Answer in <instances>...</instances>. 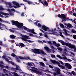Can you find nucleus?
<instances>
[{"instance_id":"obj_1","label":"nucleus","mask_w":76,"mask_h":76,"mask_svg":"<svg viewBox=\"0 0 76 76\" xmlns=\"http://www.w3.org/2000/svg\"><path fill=\"white\" fill-rule=\"evenodd\" d=\"M12 25H15L18 28H21V29H24L25 30H26L27 32H29L28 30L31 29L28 28H27L25 26H23V24L22 23H19L18 21H16L14 20L11 21Z\"/></svg>"},{"instance_id":"obj_2","label":"nucleus","mask_w":76,"mask_h":76,"mask_svg":"<svg viewBox=\"0 0 76 76\" xmlns=\"http://www.w3.org/2000/svg\"><path fill=\"white\" fill-rule=\"evenodd\" d=\"M10 63L12 65V66H16V68H13V70L14 72H16L17 71L16 70H19V71H22V69H20V67H19V66L17 65L16 64H15L14 62L12 61H10Z\"/></svg>"},{"instance_id":"obj_3","label":"nucleus","mask_w":76,"mask_h":76,"mask_svg":"<svg viewBox=\"0 0 76 76\" xmlns=\"http://www.w3.org/2000/svg\"><path fill=\"white\" fill-rule=\"evenodd\" d=\"M21 39L24 41H28V42L31 43V40H27V39H31V38L29 37V36L26 35H23Z\"/></svg>"},{"instance_id":"obj_4","label":"nucleus","mask_w":76,"mask_h":76,"mask_svg":"<svg viewBox=\"0 0 76 76\" xmlns=\"http://www.w3.org/2000/svg\"><path fill=\"white\" fill-rule=\"evenodd\" d=\"M33 69H30V70L33 72H35V73L37 74V75H40L41 72L38 70V69L34 67L33 68Z\"/></svg>"},{"instance_id":"obj_5","label":"nucleus","mask_w":76,"mask_h":76,"mask_svg":"<svg viewBox=\"0 0 76 76\" xmlns=\"http://www.w3.org/2000/svg\"><path fill=\"white\" fill-rule=\"evenodd\" d=\"M58 18H61V19H63L62 20V22H66V20H65V19H66V15L63 14H62L61 15L60 14H58Z\"/></svg>"},{"instance_id":"obj_6","label":"nucleus","mask_w":76,"mask_h":76,"mask_svg":"<svg viewBox=\"0 0 76 76\" xmlns=\"http://www.w3.org/2000/svg\"><path fill=\"white\" fill-rule=\"evenodd\" d=\"M67 47H68L70 48H74V51H76V48L75 45H73L71 43H69Z\"/></svg>"},{"instance_id":"obj_7","label":"nucleus","mask_w":76,"mask_h":76,"mask_svg":"<svg viewBox=\"0 0 76 76\" xmlns=\"http://www.w3.org/2000/svg\"><path fill=\"white\" fill-rule=\"evenodd\" d=\"M39 0V3H41L44 6H48V3H47V1H45L44 2H43V1L42 0Z\"/></svg>"},{"instance_id":"obj_8","label":"nucleus","mask_w":76,"mask_h":76,"mask_svg":"<svg viewBox=\"0 0 76 76\" xmlns=\"http://www.w3.org/2000/svg\"><path fill=\"white\" fill-rule=\"evenodd\" d=\"M52 70L53 71H56V73L58 74V75H60V69L58 68L52 69Z\"/></svg>"},{"instance_id":"obj_9","label":"nucleus","mask_w":76,"mask_h":76,"mask_svg":"<svg viewBox=\"0 0 76 76\" xmlns=\"http://www.w3.org/2000/svg\"><path fill=\"white\" fill-rule=\"evenodd\" d=\"M32 51L35 54H40V52L39 50L38 49H32Z\"/></svg>"},{"instance_id":"obj_10","label":"nucleus","mask_w":76,"mask_h":76,"mask_svg":"<svg viewBox=\"0 0 76 76\" xmlns=\"http://www.w3.org/2000/svg\"><path fill=\"white\" fill-rule=\"evenodd\" d=\"M58 41L59 42H61L63 45H66V46H67L69 44V43L65 42L61 40H58Z\"/></svg>"},{"instance_id":"obj_11","label":"nucleus","mask_w":76,"mask_h":76,"mask_svg":"<svg viewBox=\"0 0 76 76\" xmlns=\"http://www.w3.org/2000/svg\"><path fill=\"white\" fill-rule=\"evenodd\" d=\"M23 1L24 2H26V3H28V4L31 5V4H33V5H35V4H34V3L32 2H31L29 1H27V0H23Z\"/></svg>"},{"instance_id":"obj_12","label":"nucleus","mask_w":76,"mask_h":76,"mask_svg":"<svg viewBox=\"0 0 76 76\" xmlns=\"http://www.w3.org/2000/svg\"><path fill=\"white\" fill-rule=\"evenodd\" d=\"M12 3L14 5H15L17 7H19V4L18 3V2H15V1H13L12 2Z\"/></svg>"},{"instance_id":"obj_13","label":"nucleus","mask_w":76,"mask_h":76,"mask_svg":"<svg viewBox=\"0 0 76 76\" xmlns=\"http://www.w3.org/2000/svg\"><path fill=\"white\" fill-rule=\"evenodd\" d=\"M28 31L30 32H31L32 34H34V35L37 34V33L35 32V30L34 29H32L31 30L29 29Z\"/></svg>"},{"instance_id":"obj_14","label":"nucleus","mask_w":76,"mask_h":76,"mask_svg":"<svg viewBox=\"0 0 76 76\" xmlns=\"http://www.w3.org/2000/svg\"><path fill=\"white\" fill-rule=\"evenodd\" d=\"M42 28L43 30H44V31H47V27H46L45 26L43 25V26H42Z\"/></svg>"},{"instance_id":"obj_15","label":"nucleus","mask_w":76,"mask_h":76,"mask_svg":"<svg viewBox=\"0 0 76 76\" xmlns=\"http://www.w3.org/2000/svg\"><path fill=\"white\" fill-rule=\"evenodd\" d=\"M0 14H1V15H5V16H9V14L8 13L1 12H0Z\"/></svg>"},{"instance_id":"obj_16","label":"nucleus","mask_w":76,"mask_h":76,"mask_svg":"<svg viewBox=\"0 0 76 76\" xmlns=\"http://www.w3.org/2000/svg\"><path fill=\"white\" fill-rule=\"evenodd\" d=\"M62 59H64V60H67L68 61H72V60L71 59H67V57H66V56H65L64 57H63L62 58Z\"/></svg>"},{"instance_id":"obj_17","label":"nucleus","mask_w":76,"mask_h":76,"mask_svg":"<svg viewBox=\"0 0 76 76\" xmlns=\"http://www.w3.org/2000/svg\"><path fill=\"white\" fill-rule=\"evenodd\" d=\"M18 58H20V59H21V60H27V58H26L23 57L22 56H18Z\"/></svg>"},{"instance_id":"obj_18","label":"nucleus","mask_w":76,"mask_h":76,"mask_svg":"<svg viewBox=\"0 0 76 76\" xmlns=\"http://www.w3.org/2000/svg\"><path fill=\"white\" fill-rule=\"evenodd\" d=\"M44 48L46 51H47L48 52H49V51H50V49H49V48L47 46L45 47Z\"/></svg>"},{"instance_id":"obj_19","label":"nucleus","mask_w":76,"mask_h":76,"mask_svg":"<svg viewBox=\"0 0 76 76\" xmlns=\"http://www.w3.org/2000/svg\"><path fill=\"white\" fill-rule=\"evenodd\" d=\"M67 27H68V28H72V27L73 26H72V25L71 24L68 23L67 25Z\"/></svg>"},{"instance_id":"obj_20","label":"nucleus","mask_w":76,"mask_h":76,"mask_svg":"<svg viewBox=\"0 0 76 76\" xmlns=\"http://www.w3.org/2000/svg\"><path fill=\"white\" fill-rule=\"evenodd\" d=\"M10 38H12V39H15V37H16L15 36H14L13 35H11L10 36Z\"/></svg>"},{"instance_id":"obj_21","label":"nucleus","mask_w":76,"mask_h":76,"mask_svg":"<svg viewBox=\"0 0 76 76\" xmlns=\"http://www.w3.org/2000/svg\"><path fill=\"white\" fill-rule=\"evenodd\" d=\"M19 44H20V45L22 47H25V45H24L23 44V43H19Z\"/></svg>"},{"instance_id":"obj_22","label":"nucleus","mask_w":76,"mask_h":76,"mask_svg":"<svg viewBox=\"0 0 76 76\" xmlns=\"http://www.w3.org/2000/svg\"><path fill=\"white\" fill-rule=\"evenodd\" d=\"M13 75H14L15 76H22V75H18V74L15 72H13Z\"/></svg>"},{"instance_id":"obj_23","label":"nucleus","mask_w":76,"mask_h":76,"mask_svg":"<svg viewBox=\"0 0 76 76\" xmlns=\"http://www.w3.org/2000/svg\"><path fill=\"white\" fill-rule=\"evenodd\" d=\"M4 27V25L2 24V25L0 27V29H1V30H3V29L4 28H3Z\"/></svg>"},{"instance_id":"obj_24","label":"nucleus","mask_w":76,"mask_h":76,"mask_svg":"<svg viewBox=\"0 0 76 76\" xmlns=\"http://www.w3.org/2000/svg\"><path fill=\"white\" fill-rule=\"evenodd\" d=\"M64 32H65V35H69V34H67V30L66 29H64Z\"/></svg>"},{"instance_id":"obj_25","label":"nucleus","mask_w":76,"mask_h":76,"mask_svg":"<svg viewBox=\"0 0 76 76\" xmlns=\"http://www.w3.org/2000/svg\"><path fill=\"white\" fill-rule=\"evenodd\" d=\"M13 73L12 72H9V76H13Z\"/></svg>"},{"instance_id":"obj_26","label":"nucleus","mask_w":76,"mask_h":76,"mask_svg":"<svg viewBox=\"0 0 76 76\" xmlns=\"http://www.w3.org/2000/svg\"><path fill=\"white\" fill-rule=\"evenodd\" d=\"M56 56L58 57V58H60V59H62V57H61L59 55H57Z\"/></svg>"},{"instance_id":"obj_27","label":"nucleus","mask_w":76,"mask_h":76,"mask_svg":"<svg viewBox=\"0 0 76 76\" xmlns=\"http://www.w3.org/2000/svg\"><path fill=\"white\" fill-rule=\"evenodd\" d=\"M11 56H12V57H18L17 56H16V55L14 53H12L11 54Z\"/></svg>"},{"instance_id":"obj_28","label":"nucleus","mask_w":76,"mask_h":76,"mask_svg":"<svg viewBox=\"0 0 76 76\" xmlns=\"http://www.w3.org/2000/svg\"><path fill=\"white\" fill-rule=\"evenodd\" d=\"M70 65V64L68 63H66L65 64V66L66 67H67V68L68 67V66H69V65Z\"/></svg>"},{"instance_id":"obj_29","label":"nucleus","mask_w":76,"mask_h":76,"mask_svg":"<svg viewBox=\"0 0 76 76\" xmlns=\"http://www.w3.org/2000/svg\"><path fill=\"white\" fill-rule=\"evenodd\" d=\"M60 25L61 28H64V25L63 24L61 23L60 24Z\"/></svg>"},{"instance_id":"obj_30","label":"nucleus","mask_w":76,"mask_h":76,"mask_svg":"<svg viewBox=\"0 0 76 76\" xmlns=\"http://www.w3.org/2000/svg\"><path fill=\"white\" fill-rule=\"evenodd\" d=\"M40 64L41 66H43V67H44L45 66V64L43 62H41L40 63Z\"/></svg>"},{"instance_id":"obj_31","label":"nucleus","mask_w":76,"mask_h":76,"mask_svg":"<svg viewBox=\"0 0 76 76\" xmlns=\"http://www.w3.org/2000/svg\"><path fill=\"white\" fill-rule=\"evenodd\" d=\"M56 28H55L54 29H52V32L53 33H55V32H56Z\"/></svg>"},{"instance_id":"obj_32","label":"nucleus","mask_w":76,"mask_h":76,"mask_svg":"<svg viewBox=\"0 0 76 76\" xmlns=\"http://www.w3.org/2000/svg\"><path fill=\"white\" fill-rule=\"evenodd\" d=\"M19 7H17L16 6H14L13 7H14V8H15V9H18V8H19V7H21V6L19 5Z\"/></svg>"},{"instance_id":"obj_33","label":"nucleus","mask_w":76,"mask_h":76,"mask_svg":"<svg viewBox=\"0 0 76 76\" xmlns=\"http://www.w3.org/2000/svg\"><path fill=\"white\" fill-rule=\"evenodd\" d=\"M16 58L17 59V61L18 62V63H20V60H19V58Z\"/></svg>"},{"instance_id":"obj_34","label":"nucleus","mask_w":76,"mask_h":76,"mask_svg":"<svg viewBox=\"0 0 76 76\" xmlns=\"http://www.w3.org/2000/svg\"><path fill=\"white\" fill-rule=\"evenodd\" d=\"M55 46H56V47H58L60 46V45L58 43H56Z\"/></svg>"},{"instance_id":"obj_35","label":"nucleus","mask_w":76,"mask_h":76,"mask_svg":"<svg viewBox=\"0 0 76 76\" xmlns=\"http://www.w3.org/2000/svg\"><path fill=\"white\" fill-rule=\"evenodd\" d=\"M5 4L7 5H11V3L10 2H6Z\"/></svg>"},{"instance_id":"obj_36","label":"nucleus","mask_w":76,"mask_h":76,"mask_svg":"<svg viewBox=\"0 0 76 76\" xmlns=\"http://www.w3.org/2000/svg\"><path fill=\"white\" fill-rule=\"evenodd\" d=\"M52 62L53 64H56V63H57V61L53 60L52 61Z\"/></svg>"},{"instance_id":"obj_37","label":"nucleus","mask_w":76,"mask_h":76,"mask_svg":"<svg viewBox=\"0 0 76 76\" xmlns=\"http://www.w3.org/2000/svg\"><path fill=\"white\" fill-rule=\"evenodd\" d=\"M10 15H11L12 16H13V15H14V14H13V12H10Z\"/></svg>"},{"instance_id":"obj_38","label":"nucleus","mask_w":76,"mask_h":76,"mask_svg":"<svg viewBox=\"0 0 76 76\" xmlns=\"http://www.w3.org/2000/svg\"><path fill=\"white\" fill-rule=\"evenodd\" d=\"M29 36L30 37H34V35L33 34H32L31 33H29Z\"/></svg>"},{"instance_id":"obj_39","label":"nucleus","mask_w":76,"mask_h":76,"mask_svg":"<svg viewBox=\"0 0 76 76\" xmlns=\"http://www.w3.org/2000/svg\"><path fill=\"white\" fill-rule=\"evenodd\" d=\"M67 68H68L69 69H72V66L70 64Z\"/></svg>"},{"instance_id":"obj_40","label":"nucleus","mask_w":76,"mask_h":76,"mask_svg":"<svg viewBox=\"0 0 76 76\" xmlns=\"http://www.w3.org/2000/svg\"><path fill=\"white\" fill-rule=\"evenodd\" d=\"M57 49L59 51H62V48H57Z\"/></svg>"},{"instance_id":"obj_41","label":"nucleus","mask_w":76,"mask_h":76,"mask_svg":"<svg viewBox=\"0 0 76 76\" xmlns=\"http://www.w3.org/2000/svg\"><path fill=\"white\" fill-rule=\"evenodd\" d=\"M51 56L52 58H56V56L54 55H51Z\"/></svg>"},{"instance_id":"obj_42","label":"nucleus","mask_w":76,"mask_h":76,"mask_svg":"<svg viewBox=\"0 0 76 76\" xmlns=\"http://www.w3.org/2000/svg\"><path fill=\"white\" fill-rule=\"evenodd\" d=\"M6 61H7L8 63H10V61H9L8 60V58H6V59H5Z\"/></svg>"},{"instance_id":"obj_43","label":"nucleus","mask_w":76,"mask_h":76,"mask_svg":"<svg viewBox=\"0 0 76 76\" xmlns=\"http://www.w3.org/2000/svg\"><path fill=\"white\" fill-rule=\"evenodd\" d=\"M53 44H54L55 46L56 45V44H57L56 42L54 41L53 42Z\"/></svg>"},{"instance_id":"obj_44","label":"nucleus","mask_w":76,"mask_h":76,"mask_svg":"<svg viewBox=\"0 0 76 76\" xmlns=\"http://www.w3.org/2000/svg\"><path fill=\"white\" fill-rule=\"evenodd\" d=\"M50 47L52 49H53V50L55 49V48L53 47V46H51Z\"/></svg>"},{"instance_id":"obj_45","label":"nucleus","mask_w":76,"mask_h":76,"mask_svg":"<svg viewBox=\"0 0 76 76\" xmlns=\"http://www.w3.org/2000/svg\"><path fill=\"white\" fill-rule=\"evenodd\" d=\"M40 53L41 54H44V52L42 50H40Z\"/></svg>"},{"instance_id":"obj_46","label":"nucleus","mask_w":76,"mask_h":76,"mask_svg":"<svg viewBox=\"0 0 76 76\" xmlns=\"http://www.w3.org/2000/svg\"><path fill=\"white\" fill-rule=\"evenodd\" d=\"M45 72H47V73H50V71L47 70H45Z\"/></svg>"},{"instance_id":"obj_47","label":"nucleus","mask_w":76,"mask_h":76,"mask_svg":"<svg viewBox=\"0 0 76 76\" xmlns=\"http://www.w3.org/2000/svg\"><path fill=\"white\" fill-rule=\"evenodd\" d=\"M28 66H32V64H31V63H28Z\"/></svg>"},{"instance_id":"obj_48","label":"nucleus","mask_w":76,"mask_h":76,"mask_svg":"<svg viewBox=\"0 0 76 76\" xmlns=\"http://www.w3.org/2000/svg\"><path fill=\"white\" fill-rule=\"evenodd\" d=\"M0 67L1 68H3V67H4V66L3 65L0 64Z\"/></svg>"},{"instance_id":"obj_49","label":"nucleus","mask_w":76,"mask_h":76,"mask_svg":"<svg viewBox=\"0 0 76 76\" xmlns=\"http://www.w3.org/2000/svg\"><path fill=\"white\" fill-rule=\"evenodd\" d=\"M19 72V73H23V74L24 75H25V74H27V73H25V72Z\"/></svg>"},{"instance_id":"obj_50","label":"nucleus","mask_w":76,"mask_h":76,"mask_svg":"<svg viewBox=\"0 0 76 76\" xmlns=\"http://www.w3.org/2000/svg\"><path fill=\"white\" fill-rule=\"evenodd\" d=\"M24 14H25V13L24 12H22L21 13V16H24Z\"/></svg>"},{"instance_id":"obj_51","label":"nucleus","mask_w":76,"mask_h":76,"mask_svg":"<svg viewBox=\"0 0 76 76\" xmlns=\"http://www.w3.org/2000/svg\"><path fill=\"white\" fill-rule=\"evenodd\" d=\"M58 66H59V67H61L62 65H60V63H58Z\"/></svg>"},{"instance_id":"obj_52","label":"nucleus","mask_w":76,"mask_h":76,"mask_svg":"<svg viewBox=\"0 0 76 76\" xmlns=\"http://www.w3.org/2000/svg\"><path fill=\"white\" fill-rule=\"evenodd\" d=\"M10 32H12V33H14V31L13 30H12L11 29H10Z\"/></svg>"},{"instance_id":"obj_53","label":"nucleus","mask_w":76,"mask_h":76,"mask_svg":"<svg viewBox=\"0 0 76 76\" xmlns=\"http://www.w3.org/2000/svg\"><path fill=\"white\" fill-rule=\"evenodd\" d=\"M2 58L3 59H6V56H2Z\"/></svg>"},{"instance_id":"obj_54","label":"nucleus","mask_w":76,"mask_h":76,"mask_svg":"<svg viewBox=\"0 0 76 76\" xmlns=\"http://www.w3.org/2000/svg\"><path fill=\"white\" fill-rule=\"evenodd\" d=\"M73 37L74 38V39H76V35H74L73 36Z\"/></svg>"},{"instance_id":"obj_55","label":"nucleus","mask_w":76,"mask_h":76,"mask_svg":"<svg viewBox=\"0 0 76 76\" xmlns=\"http://www.w3.org/2000/svg\"><path fill=\"white\" fill-rule=\"evenodd\" d=\"M53 74L54 76H56L57 75V73L56 72H53Z\"/></svg>"},{"instance_id":"obj_56","label":"nucleus","mask_w":76,"mask_h":76,"mask_svg":"<svg viewBox=\"0 0 76 76\" xmlns=\"http://www.w3.org/2000/svg\"><path fill=\"white\" fill-rule=\"evenodd\" d=\"M61 69H65V67H64V66L62 65L61 66Z\"/></svg>"},{"instance_id":"obj_57","label":"nucleus","mask_w":76,"mask_h":76,"mask_svg":"<svg viewBox=\"0 0 76 76\" xmlns=\"http://www.w3.org/2000/svg\"><path fill=\"white\" fill-rule=\"evenodd\" d=\"M37 26H39V27H41V24H40V23H38V25H37Z\"/></svg>"},{"instance_id":"obj_58","label":"nucleus","mask_w":76,"mask_h":76,"mask_svg":"<svg viewBox=\"0 0 76 76\" xmlns=\"http://www.w3.org/2000/svg\"><path fill=\"white\" fill-rule=\"evenodd\" d=\"M60 36L62 37H63V35H62V33L61 32H60Z\"/></svg>"},{"instance_id":"obj_59","label":"nucleus","mask_w":76,"mask_h":76,"mask_svg":"<svg viewBox=\"0 0 76 76\" xmlns=\"http://www.w3.org/2000/svg\"><path fill=\"white\" fill-rule=\"evenodd\" d=\"M9 8H12V7H13V6H12L10 5H9Z\"/></svg>"},{"instance_id":"obj_60","label":"nucleus","mask_w":76,"mask_h":76,"mask_svg":"<svg viewBox=\"0 0 76 76\" xmlns=\"http://www.w3.org/2000/svg\"><path fill=\"white\" fill-rule=\"evenodd\" d=\"M3 70L4 71V72H7V70L6 69H3Z\"/></svg>"},{"instance_id":"obj_61","label":"nucleus","mask_w":76,"mask_h":76,"mask_svg":"<svg viewBox=\"0 0 76 76\" xmlns=\"http://www.w3.org/2000/svg\"><path fill=\"white\" fill-rule=\"evenodd\" d=\"M73 15L74 16H75V17H76V13L75 12H73Z\"/></svg>"},{"instance_id":"obj_62","label":"nucleus","mask_w":76,"mask_h":76,"mask_svg":"<svg viewBox=\"0 0 76 76\" xmlns=\"http://www.w3.org/2000/svg\"><path fill=\"white\" fill-rule=\"evenodd\" d=\"M72 73L73 75H75V72L74 71H72Z\"/></svg>"},{"instance_id":"obj_63","label":"nucleus","mask_w":76,"mask_h":76,"mask_svg":"<svg viewBox=\"0 0 76 76\" xmlns=\"http://www.w3.org/2000/svg\"><path fill=\"white\" fill-rule=\"evenodd\" d=\"M49 67H50V68H51L52 69H53V66L51 65H49Z\"/></svg>"},{"instance_id":"obj_64","label":"nucleus","mask_w":76,"mask_h":76,"mask_svg":"<svg viewBox=\"0 0 76 76\" xmlns=\"http://www.w3.org/2000/svg\"><path fill=\"white\" fill-rule=\"evenodd\" d=\"M3 45V43H2V42L0 41V45Z\"/></svg>"}]
</instances>
